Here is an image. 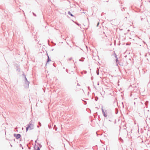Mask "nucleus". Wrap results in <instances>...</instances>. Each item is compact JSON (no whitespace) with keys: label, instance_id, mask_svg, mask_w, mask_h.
Instances as JSON below:
<instances>
[{"label":"nucleus","instance_id":"obj_4","mask_svg":"<svg viewBox=\"0 0 150 150\" xmlns=\"http://www.w3.org/2000/svg\"><path fill=\"white\" fill-rule=\"evenodd\" d=\"M36 150H40V149L39 147H38V149Z\"/></svg>","mask_w":150,"mask_h":150},{"label":"nucleus","instance_id":"obj_2","mask_svg":"<svg viewBox=\"0 0 150 150\" xmlns=\"http://www.w3.org/2000/svg\"><path fill=\"white\" fill-rule=\"evenodd\" d=\"M15 136L16 137V138L17 139H18L19 138L21 137V136L20 134H17L15 135Z\"/></svg>","mask_w":150,"mask_h":150},{"label":"nucleus","instance_id":"obj_5","mask_svg":"<svg viewBox=\"0 0 150 150\" xmlns=\"http://www.w3.org/2000/svg\"><path fill=\"white\" fill-rule=\"evenodd\" d=\"M99 23L98 22L97 24V26H98L99 25Z\"/></svg>","mask_w":150,"mask_h":150},{"label":"nucleus","instance_id":"obj_3","mask_svg":"<svg viewBox=\"0 0 150 150\" xmlns=\"http://www.w3.org/2000/svg\"><path fill=\"white\" fill-rule=\"evenodd\" d=\"M68 13L71 16H73L72 15V14L71 13L70 11H69L68 12Z\"/></svg>","mask_w":150,"mask_h":150},{"label":"nucleus","instance_id":"obj_1","mask_svg":"<svg viewBox=\"0 0 150 150\" xmlns=\"http://www.w3.org/2000/svg\"><path fill=\"white\" fill-rule=\"evenodd\" d=\"M33 129V126L31 124L28 125V127L26 128L27 131L28 130H31Z\"/></svg>","mask_w":150,"mask_h":150}]
</instances>
